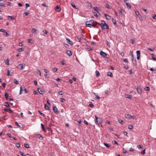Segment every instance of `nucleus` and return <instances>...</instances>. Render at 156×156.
<instances>
[{
    "label": "nucleus",
    "mask_w": 156,
    "mask_h": 156,
    "mask_svg": "<svg viewBox=\"0 0 156 156\" xmlns=\"http://www.w3.org/2000/svg\"><path fill=\"white\" fill-rule=\"evenodd\" d=\"M97 23V22L93 20H90L89 21H87L86 23V25L87 27H91L90 26L94 27L95 26Z\"/></svg>",
    "instance_id": "obj_1"
},
{
    "label": "nucleus",
    "mask_w": 156,
    "mask_h": 156,
    "mask_svg": "<svg viewBox=\"0 0 156 156\" xmlns=\"http://www.w3.org/2000/svg\"><path fill=\"white\" fill-rule=\"evenodd\" d=\"M98 24L100 26L102 30H105V29H108L109 28L108 25L104 21H102L101 23H98Z\"/></svg>",
    "instance_id": "obj_2"
},
{
    "label": "nucleus",
    "mask_w": 156,
    "mask_h": 156,
    "mask_svg": "<svg viewBox=\"0 0 156 156\" xmlns=\"http://www.w3.org/2000/svg\"><path fill=\"white\" fill-rule=\"evenodd\" d=\"M96 118L95 121L96 124H101V120L100 118L98 117L96 115L95 116Z\"/></svg>",
    "instance_id": "obj_3"
},
{
    "label": "nucleus",
    "mask_w": 156,
    "mask_h": 156,
    "mask_svg": "<svg viewBox=\"0 0 156 156\" xmlns=\"http://www.w3.org/2000/svg\"><path fill=\"white\" fill-rule=\"evenodd\" d=\"M125 116L126 118L127 119H130V118H132L133 119H135V116L133 115H131L129 114H126Z\"/></svg>",
    "instance_id": "obj_4"
},
{
    "label": "nucleus",
    "mask_w": 156,
    "mask_h": 156,
    "mask_svg": "<svg viewBox=\"0 0 156 156\" xmlns=\"http://www.w3.org/2000/svg\"><path fill=\"white\" fill-rule=\"evenodd\" d=\"M135 12V13L136 14V15L138 16L140 20H143V18L140 15L139 12L138 11H134Z\"/></svg>",
    "instance_id": "obj_5"
},
{
    "label": "nucleus",
    "mask_w": 156,
    "mask_h": 156,
    "mask_svg": "<svg viewBox=\"0 0 156 156\" xmlns=\"http://www.w3.org/2000/svg\"><path fill=\"white\" fill-rule=\"evenodd\" d=\"M66 40L67 41V43H68L69 44H71V45H73V43L72 41H71L68 38H66Z\"/></svg>",
    "instance_id": "obj_6"
},
{
    "label": "nucleus",
    "mask_w": 156,
    "mask_h": 156,
    "mask_svg": "<svg viewBox=\"0 0 156 156\" xmlns=\"http://www.w3.org/2000/svg\"><path fill=\"white\" fill-rule=\"evenodd\" d=\"M137 54V59L139 60L140 58V51H137L136 52Z\"/></svg>",
    "instance_id": "obj_7"
},
{
    "label": "nucleus",
    "mask_w": 156,
    "mask_h": 156,
    "mask_svg": "<svg viewBox=\"0 0 156 156\" xmlns=\"http://www.w3.org/2000/svg\"><path fill=\"white\" fill-rule=\"evenodd\" d=\"M66 52L69 56H71L72 55V52L70 50H67L66 51Z\"/></svg>",
    "instance_id": "obj_8"
},
{
    "label": "nucleus",
    "mask_w": 156,
    "mask_h": 156,
    "mask_svg": "<svg viewBox=\"0 0 156 156\" xmlns=\"http://www.w3.org/2000/svg\"><path fill=\"white\" fill-rule=\"evenodd\" d=\"M100 54L103 57H105L107 56L106 53L103 52L102 51H100Z\"/></svg>",
    "instance_id": "obj_9"
},
{
    "label": "nucleus",
    "mask_w": 156,
    "mask_h": 156,
    "mask_svg": "<svg viewBox=\"0 0 156 156\" xmlns=\"http://www.w3.org/2000/svg\"><path fill=\"white\" fill-rule=\"evenodd\" d=\"M137 92L139 94H140L142 92V89L140 87H137L136 89Z\"/></svg>",
    "instance_id": "obj_10"
},
{
    "label": "nucleus",
    "mask_w": 156,
    "mask_h": 156,
    "mask_svg": "<svg viewBox=\"0 0 156 156\" xmlns=\"http://www.w3.org/2000/svg\"><path fill=\"white\" fill-rule=\"evenodd\" d=\"M53 111L55 113H58V109L56 106H54L53 108Z\"/></svg>",
    "instance_id": "obj_11"
},
{
    "label": "nucleus",
    "mask_w": 156,
    "mask_h": 156,
    "mask_svg": "<svg viewBox=\"0 0 156 156\" xmlns=\"http://www.w3.org/2000/svg\"><path fill=\"white\" fill-rule=\"evenodd\" d=\"M4 110L5 111L9 112V113L12 112V110L10 109H8L5 108L4 109Z\"/></svg>",
    "instance_id": "obj_12"
},
{
    "label": "nucleus",
    "mask_w": 156,
    "mask_h": 156,
    "mask_svg": "<svg viewBox=\"0 0 156 156\" xmlns=\"http://www.w3.org/2000/svg\"><path fill=\"white\" fill-rule=\"evenodd\" d=\"M7 72L8 73L7 76H12L13 74V73L11 72V71L9 70H8Z\"/></svg>",
    "instance_id": "obj_13"
},
{
    "label": "nucleus",
    "mask_w": 156,
    "mask_h": 156,
    "mask_svg": "<svg viewBox=\"0 0 156 156\" xmlns=\"http://www.w3.org/2000/svg\"><path fill=\"white\" fill-rule=\"evenodd\" d=\"M55 10L56 11L60 12L61 10V8L59 6H57Z\"/></svg>",
    "instance_id": "obj_14"
},
{
    "label": "nucleus",
    "mask_w": 156,
    "mask_h": 156,
    "mask_svg": "<svg viewBox=\"0 0 156 156\" xmlns=\"http://www.w3.org/2000/svg\"><path fill=\"white\" fill-rule=\"evenodd\" d=\"M38 90L40 94H44V91L43 90L41 89L38 88Z\"/></svg>",
    "instance_id": "obj_15"
},
{
    "label": "nucleus",
    "mask_w": 156,
    "mask_h": 156,
    "mask_svg": "<svg viewBox=\"0 0 156 156\" xmlns=\"http://www.w3.org/2000/svg\"><path fill=\"white\" fill-rule=\"evenodd\" d=\"M125 97L126 98L131 99L132 96L131 95L126 94L125 95Z\"/></svg>",
    "instance_id": "obj_16"
},
{
    "label": "nucleus",
    "mask_w": 156,
    "mask_h": 156,
    "mask_svg": "<svg viewBox=\"0 0 156 156\" xmlns=\"http://www.w3.org/2000/svg\"><path fill=\"white\" fill-rule=\"evenodd\" d=\"M106 18L107 20H109L110 19L111 17L108 15L105 14Z\"/></svg>",
    "instance_id": "obj_17"
},
{
    "label": "nucleus",
    "mask_w": 156,
    "mask_h": 156,
    "mask_svg": "<svg viewBox=\"0 0 156 156\" xmlns=\"http://www.w3.org/2000/svg\"><path fill=\"white\" fill-rule=\"evenodd\" d=\"M37 31V30L35 28H33L31 30V32L33 33H34L35 34H36Z\"/></svg>",
    "instance_id": "obj_18"
},
{
    "label": "nucleus",
    "mask_w": 156,
    "mask_h": 156,
    "mask_svg": "<svg viewBox=\"0 0 156 156\" xmlns=\"http://www.w3.org/2000/svg\"><path fill=\"white\" fill-rule=\"evenodd\" d=\"M44 108L46 110H49V107L46 104H45L44 105Z\"/></svg>",
    "instance_id": "obj_19"
},
{
    "label": "nucleus",
    "mask_w": 156,
    "mask_h": 156,
    "mask_svg": "<svg viewBox=\"0 0 156 156\" xmlns=\"http://www.w3.org/2000/svg\"><path fill=\"white\" fill-rule=\"evenodd\" d=\"M107 75L108 76H109L111 77H112L113 76V74L111 72H108L107 73Z\"/></svg>",
    "instance_id": "obj_20"
},
{
    "label": "nucleus",
    "mask_w": 156,
    "mask_h": 156,
    "mask_svg": "<svg viewBox=\"0 0 156 156\" xmlns=\"http://www.w3.org/2000/svg\"><path fill=\"white\" fill-rule=\"evenodd\" d=\"M126 5L128 9H130L131 8V6L130 5H129L128 2L126 3Z\"/></svg>",
    "instance_id": "obj_21"
},
{
    "label": "nucleus",
    "mask_w": 156,
    "mask_h": 156,
    "mask_svg": "<svg viewBox=\"0 0 156 156\" xmlns=\"http://www.w3.org/2000/svg\"><path fill=\"white\" fill-rule=\"evenodd\" d=\"M119 12L121 14H122L123 13L125 12V11L123 9H121L119 10Z\"/></svg>",
    "instance_id": "obj_22"
},
{
    "label": "nucleus",
    "mask_w": 156,
    "mask_h": 156,
    "mask_svg": "<svg viewBox=\"0 0 156 156\" xmlns=\"http://www.w3.org/2000/svg\"><path fill=\"white\" fill-rule=\"evenodd\" d=\"M93 9H94L95 11L96 12H98V8L97 7H93Z\"/></svg>",
    "instance_id": "obj_23"
},
{
    "label": "nucleus",
    "mask_w": 156,
    "mask_h": 156,
    "mask_svg": "<svg viewBox=\"0 0 156 156\" xmlns=\"http://www.w3.org/2000/svg\"><path fill=\"white\" fill-rule=\"evenodd\" d=\"M13 82L16 85H18L19 84L18 81L16 80V79H14L13 80Z\"/></svg>",
    "instance_id": "obj_24"
},
{
    "label": "nucleus",
    "mask_w": 156,
    "mask_h": 156,
    "mask_svg": "<svg viewBox=\"0 0 156 156\" xmlns=\"http://www.w3.org/2000/svg\"><path fill=\"white\" fill-rule=\"evenodd\" d=\"M86 4H87V5L89 7H92V4H91L89 2H87Z\"/></svg>",
    "instance_id": "obj_25"
},
{
    "label": "nucleus",
    "mask_w": 156,
    "mask_h": 156,
    "mask_svg": "<svg viewBox=\"0 0 156 156\" xmlns=\"http://www.w3.org/2000/svg\"><path fill=\"white\" fill-rule=\"evenodd\" d=\"M37 73L40 76H41V73L40 71L38 69H37Z\"/></svg>",
    "instance_id": "obj_26"
},
{
    "label": "nucleus",
    "mask_w": 156,
    "mask_h": 156,
    "mask_svg": "<svg viewBox=\"0 0 156 156\" xmlns=\"http://www.w3.org/2000/svg\"><path fill=\"white\" fill-rule=\"evenodd\" d=\"M5 98L6 99H7V100H8V99H9V98H8L9 95L7 94L6 93H5Z\"/></svg>",
    "instance_id": "obj_27"
},
{
    "label": "nucleus",
    "mask_w": 156,
    "mask_h": 156,
    "mask_svg": "<svg viewBox=\"0 0 156 156\" xmlns=\"http://www.w3.org/2000/svg\"><path fill=\"white\" fill-rule=\"evenodd\" d=\"M38 112L40 113V114L42 116H45V115H44V114H43V113H42V112H41V111H39V110H38Z\"/></svg>",
    "instance_id": "obj_28"
},
{
    "label": "nucleus",
    "mask_w": 156,
    "mask_h": 156,
    "mask_svg": "<svg viewBox=\"0 0 156 156\" xmlns=\"http://www.w3.org/2000/svg\"><path fill=\"white\" fill-rule=\"evenodd\" d=\"M95 73L97 76H99V72L98 71L96 70V71Z\"/></svg>",
    "instance_id": "obj_29"
},
{
    "label": "nucleus",
    "mask_w": 156,
    "mask_h": 156,
    "mask_svg": "<svg viewBox=\"0 0 156 156\" xmlns=\"http://www.w3.org/2000/svg\"><path fill=\"white\" fill-rule=\"evenodd\" d=\"M22 87H20V91L19 92V94L20 95L21 94H22Z\"/></svg>",
    "instance_id": "obj_30"
},
{
    "label": "nucleus",
    "mask_w": 156,
    "mask_h": 156,
    "mask_svg": "<svg viewBox=\"0 0 156 156\" xmlns=\"http://www.w3.org/2000/svg\"><path fill=\"white\" fill-rule=\"evenodd\" d=\"M128 128L129 129H131L133 128V126L131 125H129L128 126Z\"/></svg>",
    "instance_id": "obj_31"
},
{
    "label": "nucleus",
    "mask_w": 156,
    "mask_h": 156,
    "mask_svg": "<svg viewBox=\"0 0 156 156\" xmlns=\"http://www.w3.org/2000/svg\"><path fill=\"white\" fill-rule=\"evenodd\" d=\"M81 38L80 36H78L77 37V41L78 42H80L81 41Z\"/></svg>",
    "instance_id": "obj_32"
},
{
    "label": "nucleus",
    "mask_w": 156,
    "mask_h": 156,
    "mask_svg": "<svg viewBox=\"0 0 156 156\" xmlns=\"http://www.w3.org/2000/svg\"><path fill=\"white\" fill-rule=\"evenodd\" d=\"M23 50V48H20L18 49V51L19 52H21Z\"/></svg>",
    "instance_id": "obj_33"
},
{
    "label": "nucleus",
    "mask_w": 156,
    "mask_h": 156,
    "mask_svg": "<svg viewBox=\"0 0 156 156\" xmlns=\"http://www.w3.org/2000/svg\"><path fill=\"white\" fill-rule=\"evenodd\" d=\"M19 66H20V67L21 69H23L24 67H23V64H19Z\"/></svg>",
    "instance_id": "obj_34"
},
{
    "label": "nucleus",
    "mask_w": 156,
    "mask_h": 156,
    "mask_svg": "<svg viewBox=\"0 0 156 156\" xmlns=\"http://www.w3.org/2000/svg\"><path fill=\"white\" fill-rule=\"evenodd\" d=\"M5 63L7 65H9V61L8 59H7L5 62Z\"/></svg>",
    "instance_id": "obj_35"
},
{
    "label": "nucleus",
    "mask_w": 156,
    "mask_h": 156,
    "mask_svg": "<svg viewBox=\"0 0 156 156\" xmlns=\"http://www.w3.org/2000/svg\"><path fill=\"white\" fill-rule=\"evenodd\" d=\"M104 144L107 147H109L110 146L109 144L107 143H104Z\"/></svg>",
    "instance_id": "obj_36"
},
{
    "label": "nucleus",
    "mask_w": 156,
    "mask_h": 156,
    "mask_svg": "<svg viewBox=\"0 0 156 156\" xmlns=\"http://www.w3.org/2000/svg\"><path fill=\"white\" fill-rule=\"evenodd\" d=\"M58 69L56 68H54L52 70L54 72H56Z\"/></svg>",
    "instance_id": "obj_37"
},
{
    "label": "nucleus",
    "mask_w": 156,
    "mask_h": 156,
    "mask_svg": "<svg viewBox=\"0 0 156 156\" xmlns=\"http://www.w3.org/2000/svg\"><path fill=\"white\" fill-rule=\"evenodd\" d=\"M41 128H42V129H43V131H44L45 129H44V125L42 123H41Z\"/></svg>",
    "instance_id": "obj_38"
},
{
    "label": "nucleus",
    "mask_w": 156,
    "mask_h": 156,
    "mask_svg": "<svg viewBox=\"0 0 156 156\" xmlns=\"http://www.w3.org/2000/svg\"><path fill=\"white\" fill-rule=\"evenodd\" d=\"M5 106L6 107H9L10 105L7 102H5Z\"/></svg>",
    "instance_id": "obj_39"
},
{
    "label": "nucleus",
    "mask_w": 156,
    "mask_h": 156,
    "mask_svg": "<svg viewBox=\"0 0 156 156\" xmlns=\"http://www.w3.org/2000/svg\"><path fill=\"white\" fill-rule=\"evenodd\" d=\"M44 71L46 73H48L49 72V71L47 69H44Z\"/></svg>",
    "instance_id": "obj_40"
},
{
    "label": "nucleus",
    "mask_w": 156,
    "mask_h": 156,
    "mask_svg": "<svg viewBox=\"0 0 156 156\" xmlns=\"http://www.w3.org/2000/svg\"><path fill=\"white\" fill-rule=\"evenodd\" d=\"M105 7L109 9H111V7L108 4H106L105 5Z\"/></svg>",
    "instance_id": "obj_41"
},
{
    "label": "nucleus",
    "mask_w": 156,
    "mask_h": 156,
    "mask_svg": "<svg viewBox=\"0 0 156 156\" xmlns=\"http://www.w3.org/2000/svg\"><path fill=\"white\" fill-rule=\"evenodd\" d=\"M112 143L113 144H117L118 145V143L115 140H114L113 142Z\"/></svg>",
    "instance_id": "obj_42"
},
{
    "label": "nucleus",
    "mask_w": 156,
    "mask_h": 156,
    "mask_svg": "<svg viewBox=\"0 0 156 156\" xmlns=\"http://www.w3.org/2000/svg\"><path fill=\"white\" fill-rule=\"evenodd\" d=\"M94 94L95 95L96 97V98L98 99H100V97L97 95V94L95 93H94Z\"/></svg>",
    "instance_id": "obj_43"
},
{
    "label": "nucleus",
    "mask_w": 156,
    "mask_h": 156,
    "mask_svg": "<svg viewBox=\"0 0 156 156\" xmlns=\"http://www.w3.org/2000/svg\"><path fill=\"white\" fill-rule=\"evenodd\" d=\"M42 32L46 34H48V32L47 31V30H44L42 31Z\"/></svg>",
    "instance_id": "obj_44"
},
{
    "label": "nucleus",
    "mask_w": 156,
    "mask_h": 156,
    "mask_svg": "<svg viewBox=\"0 0 156 156\" xmlns=\"http://www.w3.org/2000/svg\"><path fill=\"white\" fill-rule=\"evenodd\" d=\"M60 101L62 102H64L65 101V100L64 98H60Z\"/></svg>",
    "instance_id": "obj_45"
},
{
    "label": "nucleus",
    "mask_w": 156,
    "mask_h": 156,
    "mask_svg": "<svg viewBox=\"0 0 156 156\" xmlns=\"http://www.w3.org/2000/svg\"><path fill=\"white\" fill-rule=\"evenodd\" d=\"M118 121L119 122L121 123V124H122V123H123V121L121 119H119V120Z\"/></svg>",
    "instance_id": "obj_46"
},
{
    "label": "nucleus",
    "mask_w": 156,
    "mask_h": 156,
    "mask_svg": "<svg viewBox=\"0 0 156 156\" xmlns=\"http://www.w3.org/2000/svg\"><path fill=\"white\" fill-rule=\"evenodd\" d=\"M107 45L109 47H110V43L108 41H106Z\"/></svg>",
    "instance_id": "obj_47"
},
{
    "label": "nucleus",
    "mask_w": 156,
    "mask_h": 156,
    "mask_svg": "<svg viewBox=\"0 0 156 156\" xmlns=\"http://www.w3.org/2000/svg\"><path fill=\"white\" fill-rule=\"evenodd\" d=\"M1 1H0V5L1 6L5 7V5L4 4L2 3L1 2Z\"/></svg>",
    "instance_id": "obj_48"
},
{
    "label": "nucleus",
    "mask_w": 156,
    "mask_h": 156,
    "mask_svg": "<svg viewBox=\"0 0 156 156\" xmlns=\"http://www.w3.org/2000/svg\"><path fill=\"white\" fill-rule=\"evenodd\" d=\"M145 89L146 90L149 91L150 90V88L148 87H147L145 88Z\"/></svg>",
    "instance_id": "obj_49"
},
{
    "label": "nucleus",
    "mask_w": 156,
    "mask_h": 156,
    "mask_svg": "<svg viewBox=\"0 0 156 156\" xmlns=\"http://www.w3.org/2000/svg\"><path fill=\"white\" fill-rule=\"evenodd\" d=\"M150 70L152 71H156V69H154L153 68H150Z\"/></svg>",
    "instance_id": "obj_50"
},
{
    "label": "nucleus",
    "mask_w": 156,
    "mask_h": 156,
    "mask_svg": "<svg viewBox=\"0 0 156 156\" xmlns=\"http://www.w3.org/2000/svg\"><path fill=\"white\" fill-rule=\"evenodd\" d=\"M123 61L124 62H125L126 63L128 62L127 60V59H123Z\"/></svg>",
    "instance_id": "obj_51"
},
{
    "label": "nucleus",
    "mask_w": 156,
    "mask_h": 156,
    "mask_svg": "<svg viewBox=\"0 0 156 156\" xmlns=\"http://www.w3.org/2000/svg\"><path fill=\"white\" fill-rule=\"evenodd\" d=\"M24 146L27 148H29V145L27 144H25L24 145Z\"/></svg>",
    "instance_id": "obj_52"
},
{
    "label": "nucleus",
    "mask_w": 156,
    "mask_h": 156,
    "mask_svg": "<svg viewBox=\"0 0 156 156\" xmlns=\"http://www.w3.org/2000/svg\"><path fill=\"white\" fill-rule=\"evenodd\" d=\"M16 146L17 147L19 148L20 147V145L19 143H17L16 144Z\"/></svg>",
    "instance_id": "obj_53"
},
{
    "label": "nucleus",
    "mask_w": 156,
    "mask_h": 156,
    "mask_svg": "<svg viewBox=\"0 0 156 156\" xmlns=\"http://www.w3.org/2000/svg\"><path fill=\"white\" fill-rule=\"evenodd\" d=\"M71 5H72V6L73 8H76V7L74 4H73V3H72Z\"/></svg>",
    "instance_id": "obj_54"
},
{
    "label": "nucleus",
    "mask_w": 156,
    "mask_h": 156,
    "mask_svg": "<svg viewBox=\"0 0 156 156\" xmlns=\"http://www.w3.org/2000/svg\"><path fill=\"white\" fill-rule=\"evenodd\" d=\"M25 5L26 6V9H27V7H30V5L28 3H26Z\"/></svg>",
    "instance_id": "obj_55"
},
{
    "label": "nucleus",
    "mask_w": 156,
    "mask_h": 156,
    "mask_svg": "<svg viewBox=\"0 0 156 156\" xmlns=\"http://www.w3.org/2000/svg\"><path fill=\"white\" fill-rule=\"evenodd\" d=\"M8 17L10 18V20H14V19L11 16H8Z\"/></svg>",
    "instance_id": "obj_56"
},
{
    "label": "nucleus",
    "mask_w": 156,
    "mask_h": 156,
    "mask_svg": "<svg viewBox=\"0 0 156 156\" xmlns=\"http://www.w3.org/2000/svg\"><path fill=\"white\" fill-rule=\"evenodd\" d=\"M0 32L4 33V32H5V30L3 29H0Z\"/></svg>",
    "instance_id": "obj_57"
},
{
    "label": "nucleus",
    "mask_w": 156,
    "mask_h": 156,
    "mask_svg": "<svg viewBox=\"0 0 156 156\" xmlns=\"http://www.w3.org/2000/svg\"><path fill=\"white\" fill-rule=\"evenodd\" d=\"M152 59L153 61H155L156 60V58L154 56H152Z\"/></svg>",
    "instance_id": "obj_58"
},
{
    "label": "nucleus",
    "mask_w": 156,
    "mask_h": 156,
    "mask_svg": "<svg viewBox=\"0 0 156 156\" xmlns=\"http://www.w3.org/2000/svg\"><path fill=\"white\" fill-rule=\"evenodd\" d=\"M5 33V34H3V35H5V36H7L8 35H9L8 34V33L7 32H4Z\"/></svg>",
    "instance_id": "obj_59"
},
{
    "label": "nucleus",
    "mask_w": 156,
    "mask_h": 156,
    "mask_svg": "<svg viewBox=\"0 0 156 156\" xmlns=\"http://www.w3.org/2000/svg\"><path fill=\"white\" fill-rule=\"evenodd\" d=\"M120 54L122 56H123L124 55V52H122Z\"/></svg>",
    "instance_id": "obj_60"
},
{
    "label": "nucleus",
    "mask_w": 156,
    "mask_h": 156,
    "mask_svg": "<svg viewBox=\"0 0 156 156\" xmlns=\"http://www.w3.org/2000/svg\"><path fill=\"white\" fill-rule=\"evenodd\" d=\"M84 123L85 124H86V125H88V122L84 120Z\"/></svg>",
    "instance_id": "obj_61"
},
{
    "label": "nucleus",
    "mask_w": 156,
    "mask_h": 156,
    "mask_svg": "<svg viewBox=\"0 0 156 156\" xmlns=\"http://www.w3.org/2000/svg\"><path fill=\"white\" fill-rule=\"evenodd\" d=\"M19 45L20 46H23V44L22 42H20L19 44Z\"/></svg>",
    "instance_id": "obj_62"
},
{
    "label": "nucleus",
    "mask_w": 156,
    "mask_h": 156,
    "mask_svg": "<svg viewBox=\"0 0 156 156\" xmlns=\"http://www.w3.org/2000/svg\"><path fill=\"white\" fill-rule=\"evenodd\" d=\"M89 106L91 107L92 108L94 107V105L92 104H89Z\"/></svg>",
    "instance_id": "obj_63"
},
{
    "label": "nucleus",
    "mask_w": 156,
    "mask_h": 156,
    "mask_svg": "<svg viewBox=\"0 0 156 156\" xmlns=\"http://www.w3.org/2000/svg\"><path fill=\"white\" fill-rule=\"evenodd\" d=\"M44 76H45L46 78H49V76H48V75H47V74H45V75H44Z\"/></svg>",
    "instance_id": "obj_64"
}]
</instances>
